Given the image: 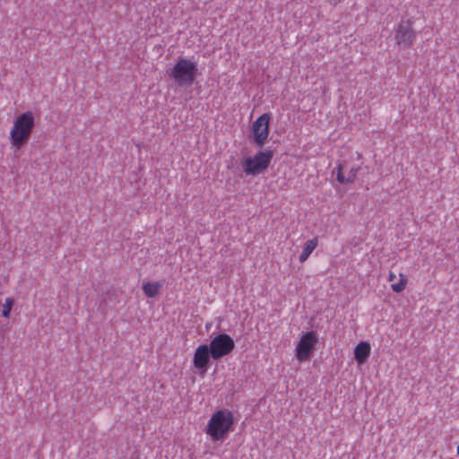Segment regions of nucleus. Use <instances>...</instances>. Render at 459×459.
<instances>
[{
    "label": "nucleus",
    "instance_id": "9",
    "mask_svg": "<svg viewBox=\"0 0 459 459\" xmlns=\"http://www.w3.org/2000/svg\"><path fill=\"white\" fill-rule=\"evenodd\" d=\"M359 167L351 164L347 160L338 161L333 173L336 175V180L342 185L351 184L355 181Z\"/></svg>",
    "mask_w": 459,
    "mask_h": 459
},
{
    "label": "nucleus",
    "instance_id": "7",
    "mask_svg": "<svg viewBox=\"0 0 459 459\" xmlns=\"http://www.w3.org/2000/svg\"><path fill=\"white\" fill-rule=\"evenodd\" d=\"M318 342V335L315 331L303 333L296 346L295 356L299 362L308 360Z\"/></svg>",
    "mask_w": 459,
    "mask_h": 459
},
{
    "label": "nucleus",
    "instance_id": "2",
    "mask_svg": "<svg viewBox=\"0 0 459 459\" xmlns=\"http://www.w3.org/2000/svg\"><path fill=\"white\" fill-rule=\"evenodd\" d=\"M234 423L232 411L228 409L218 410L211 416L204 431L212 442L223 441L233 430Z\"/></svg>",
    "mask_w": 459,
    "mask_h": 459
},
{
    "label": "nucleus",
    "instance_id": "4",
    "mask_svg": "<svg viewBox=\"0 0 459 459\" xmlns=\"http://www.w3.org/2000/svg\"><path fill=\"white\" fill-rule=\"evenodd\" d=\"M197 64L187 58H179L170 71L169 76L179 86H190L197 75Z\"/></svg>",
    "mask_w": 459,
    "mask_h": 459
},
{
    "label": "nucleus",
    "instance_id": "12",
    "mask_svg": "<svg viewBox=\"0 0 459 459\" xmlns=\"http://www.w3.org/2000/svg\"><path fill=\"white\" fill-rule=\"evenodd\" d=\"M371 353V346L368 342H360L354 349V358L358 365L367 362Z\"/></svg>",
    "mask_w": 459,
    "mask_h": 459
},
{
    "label": "nucleus",
    "instance_id": "5",
    "mask_svg": "<svg viewBox=\"0 0 459 459\" xmlns=\"http://www.w3.org/2000/svg\"><path fill=\"white\" fill-rule=\"evenodd\" d=\"M271 115L264 113L251 126V134L256 147L262 148L267 142L270 134Z\"/></svg>",
    "mask_w": 459,
    "mask_h": 459
},
{
    "label": "nucleus",
    "instance_id": "11",
    "mask_svg": "<svg viewBox=\"0 0 459 459\" xmlns=\"http://www.w3.org/2000/svg\"><path fill=\"white\" fill-rule=\"evenodd\" d=\"M387 281L391 282V290L395 293L403 292L408 284V278L406 274L400 273L399 279L396 281V274L393 271L389 272Z\"/></svg>",
    "mask_w": 459,
    "mask_h": 459
},
{
    "label": "nucleus",
    "instance_id": "16",
    "mask_svg": "<svg viewBox=\"0 0 459 459\" xmlns=\"http://www.w3.org/2000/svg\"><path fill=\"white\" fill-rule=\"evenodd\" d=\"M328 2L332 6H336L339 4L342 3L343 0H328Z\"/></svg>",
    "mask_w": 459,
    "mask_h": 459
},
{
    "label": "nucleus",
    "instance_id": "1",
    "mask_svg": "<svg viewBox=\"0 0 459 459\" xmlns=\"http://www.w3.org/2000/svg\"><path fill=\"white\" fill-rule=\"evenodd\" d=\"M35 127V116L32 111L18 115L13 121L9 133L11 149L20 151L30 141Z\"/></svg>",
    "mask_w": 459,
    "mask_h": 459
},
{
    "label": "nucleus",
    "instance_id": "8",
    "mask_svg": "<svg viewBox=\"0 0 459 459\" xmlns=\"http://www.w3.org/2000/svg\"><path fill=\"white\" fill-rule=\"evenodd\" d=\"M394 39L399 48H411L416 39V32L413 30L412 22L406 20L399 22L394 30Z\"/></svg>",
    "mask_w": 459,
    "mask_h": 459
},
{
    "label": "nucleus",
    "instance_id": "6",
    "mask_svg": "<svg viewBox=\"0 0 459 459\" xmlns=\"http://www.w3.org/2000/svg\"><path fill=\"white\" fill-rule=\"evenodd\" d=\"M208 346L212 352V359L217 360L230 354L235 348V342L230 335L220 333L212 339Z\"/></svg>",
    "mask_w": 459,
    "mask_h": 459
},
{
    "label": "nucleus",
    "instance_id": "14",
    "mask_svg": "<svg viewBox=\"0 0 459 459\" xmlns=\"http://www.w3.org/2000/svg\"><path fill=\"white\" fill-rule=\"evenodd\" d=\"M142 288H143L144 294L148 298H154L160 292V290L161 289V284L158 281H153V282L147 281L143 284Z\"/></svg>",
    "mask_w": 459,
    "mask_h": 459
},
{
    "label": "nucleus",
    "instance_id": "17",
    "mask_svg": "<svg viewBox=\"0 0 459 459\" xmlns=\"http://www.w3.org/2000/svg\"><path fill=\"white\" fill-rule=\"evenodd\" d=\"M457 455L459 456V445L457 446Z\"/></svg>",
    "mask_w": 459,
    "mask_h": 459
},
{
    "label": "nucleus",
    "instance_id": "13",
    "mask_svg": "<svg viewBox=\"0 0 459 459\" xmlns=\"http://www.w3.org/2000/svg\"><path fill=\"white\" fill-rule=\"evenodd\" d=\"M318 245V238L314 237L311 239L306 241L304 247L299 255V260L300 263H304L308 259L313 251L316 248Z\"/></svg>",
    "mask_w": 459,
    "mask_h": 459
},
{
    "label": "nucleus",
    "instance_id": "3",
    "mask_svg": "<svg viewBox=\"0 0 459 459\" xmlns=\"http://www.w3.org/2000/svg\"><path fill=\"white\" fill-rule=\"evenodd\" d=\"M273 158V151H259L254 156L243 157L240 160V166L247 176H257L267 171Z\"/></svg>",
    "mask_w": 459,
    "mask_h": 459
},
{
    "label": "nucleus",
    "instance_id": "15",
    "mask_svg": "<svg viewBox=\"0 0 459 459\" xmlns=\"http://www.w3.org/2000/svg\"><path fill=\"white\" fill-rule=\"evenodd\" d=\"M13 305L14 299L13 298H5L4 303L1 304V316L4 318H9Z\"/></svg>",
    "mask_w": 459,
    "mask_h": 459
},
{
    "label": "nucleus",
    "instance_id": "10",
    "mask_svg": "<svg viewBox=\"0 0 459 459\" xmlns=\"http://www.w3.org/2000/svg\"><path fill=\"white\" fill-rule=\"evenodd\" d=\"M212 352L207 344H200L195 350L192 363L195 369L205 373L208 369Z\"/></svg>",
    "mask_w": 459,
    "mask_h": 459
}]
</instances>
